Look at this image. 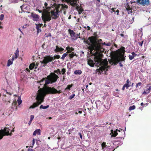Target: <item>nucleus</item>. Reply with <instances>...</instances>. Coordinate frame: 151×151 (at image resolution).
Masks as SVG:
<instances>
[{
    "label": "nucleus",
    "instance_id": "obj_12",
    "mask_svg": "<svg viewBox=\"0 0 151 151\" xmlns=\"http://www.w3.org/2000/svg\"><path fill=\"white\" fill-rule=\"evenodd\" d=\"M137 2L141 5L145 6L150 4L149 0H136Z\"/></svg>",
    "mask_w": 151,
    "mask_h": 151
},
{
    "label": "nucleus",
    "instance_id": "obj_27",
    "mask_svg": "<svg viewBox=\"0 0 151 151\" xmlns=\"http://www.w3.org/2000/svg\"><path fill=\"white\" fill-rule=\"evenodd\" d=\"M68 55V54L67 53V52L64 53L61 57V59L63 60H64L65 58Z\"/></svg>",
    "mask_w": 151,
    "mask_h": 151
},
{
    "label": "nucleus",
    "instance_id": "obj_18",
    "mask_svg": "<svg viewBox=\"0 0 151 151\" xmlns=\"http://www.w3.org/2000/svg\"><path fill=\"white\" fill-rule=\"evenodd\" d=\"M32 17L33 18V20L35 21H38L39 16L36 14H33L32 15Z\"/></svg>",
    "mask_w": 151,
    "mask_h": 151
},
{
    "label": "nucleus",
    "instance_id": "obj_60",
    "mask_svg": "<svg viewBox=\"0 0 151 151\" xmlns=\"http://www.w3.org/2000/svg\"><path fill=\"white\" fill-rule=\"evenodd\" d=\"M28 151H33L32 149H30L29 148L28 149Z\"/></svg>",
    "mask_w": 151,
    "mask_h": 151
},
{
    "label": "nucleus",
    "instance_id": "obj_20",
    "mask_svg": "<svg viewBox=\"0 0 151 151\" xmlns=\"http://www.w3.org/2000/svg\"><path fill=\"white\" fill-rule=\"evenodd\" d=\"M74 73L76 75H80L82 73V71L80 70H76L74 71Z\"/></svg>",
    "mask_w": 151,
    "mask_h": 151
},
{
    "label": "nucleus",
    "instance_id": "obj_63",
    "mask_svg": "<svg viewBox=\"0 0 151 151\" xmlns=\"http://www.w3.org/2000/svg\"><path fill=\"white\" fill-rule=\"evenodd\" d=\"M32 121H31V120H30V121L29 123V124L30 125V124L31 123V122H32Z\"/></svg>",
    "mask_w": 151,
    "mask_h": 151
},
{
    "label": "nucleus",
    "instance_id": "obj_52",
    "mask_svg": "<svg viewBox=\"0 0 151 151\" xmlns=\"http://www.w3.org/2000/svg\"><path fill=\"white\" fill-rule=\"evenodd\" d=\"M35 143V139H33L32 140V145H34Z\"/></svg>",
    "mask_w": 151,
    "mask_h": 151
},
{
    "label": "nucleus",
    "instance_id": "obj_45",
    "mask_svg": "<svg viewBox=\"0 0 151 151\" xmlns=\"http://www.w3.org/2000/svg\"><path fill=\"white\" fill-rule=\"evenodd\" d=\"M77 0H71V1L73 4L74 3H76Z\"/></svg>",
    "mask_w": 151,
    "mask_h": 151
},
{
    "label": "nucleus",
    "instance_id": "obj_4",
    "mask_svg": "<svg viewBox=\"0 0 151 151\" xmlns=\"http://www.w3.org/2000/svg\"><path fill=\"white\" fill-rule=\"evenodd\" d=\"M61 72L59 69H58L54 71V73H51L50 75L48 76L47 78H43L40 81V82H43L45 80V84L47 85L49 84L55 82L57 81V79L59 78L58 76L55 74V73L58 74H61Z\"/></svg>",
    "mask_w": 151,
    "mask_h": 151
},
{
    "label": "nucleus",
    "instance_id": "obj_36",
    "mask_svg": "<svg viewBox=\"0 0 151 151\" xmlns=\"http://www.w3.org/2000/svg\"><path fill=\"white\" fill-rule=\"evenodd\" d=\"M4 15L3 14H1L0 16V20H3L4 19Z\"/></svg>",
    "mask_w": 151,
    "mask_h": 151
},
{
    "label": "nucleus",
    "instance_id": "obj_29",
    "mask_svg": "<svg viewBox=\"0 0 151 151\" xmlns=\"http://www.w3.org/2000/svg\"><path fill=\"white\" fill-rule=\"evenodd\" d=\"M106 143L103 142L101 144V147L102 149H104V148L106 147Z\"/></svg>",
    "mask_w": 151,
    "mask_h": 151
},
{
    "label": "nucleus",
    "instance_id": "obj_34",
    "mask_svg": "<svg viewBox=\"0 0 151 151\" xmlns=\"http://www.w3.org/2000/svg\"><path fill=\"white\" fill-rule=\"evenodd\" d=\"M142 83L141 82L138 83L136 84V88H137L139 86L141 87L142 86Z\"/></svg>",
    "mask_w": 151,
    "mask_h": 151
},
{
    "label": "nucleus",
    "instance_id": "obj_39",
    "mask_svg": "<svg viewBox=\"0 0 151 151\" xmlns=\"http://www.w3.org/2000/svg\"><path fill=\"white\" fill-rule=\"evenodd\" d=\"M125 87H126L127 89H128V88L129 87V86L128 83H125L124 85Z\"/></svg>",
    "mask_w": 151,
    "mask_h": 151
},
{
    "label": "nucleus",
    "instance_id": "obj_2",
    "mask_svg": "<svg viewBox=\"0 0 151 151\" xmlns=\"http://www.w3.org/2000/svg\"><path fill=\"white\" fill-rule=\"evenodd\" d=\"M38 92L36 98L37 101V102L34 103L33 105L29 107V109H33L43 102L44 101V97L46 94H55L60 93L62 92L61 90L58 91L53 87H47L45 90L42 89H40Z\"/></svg>",
    "mask_w": 151,
    "mask_h": 151
},
{
    "label": "nucleus",
    "instance_id": "obj_11",
    "mask_svg": "<svg viewBox=\"0 0 151 151\" xmlns=\"http://www.w3.org/2000/svg\"><path fill=\"white\" fill-rule=\"evenodd\" d=\"M68 32L70 34L71 39L72 40H75L78 38V36H79V35L78 34H76L73 30H71L70 29H69L68 30ZM78 37L80 38H81L80 36H79Z\"/></svg>",
    "mask_w": 151,
    "mask_h": 151
},
{
    "label": "nucleus",
    "instance_id": "obj_41",
    "mask_svg": "<svg viewBox=\"0 0 151 151\" xmlns=\"http://www.w3.org/2000/svg\"><path fill=\"white\" fill-rule=\"evenodd\" d=\"M12 104L13 105H14V106H15L17 104V102L15 101H13V102L12 103Z\"/></svg>",
    "mask_w": 151,
    "mask_h": 151
},
{
    "label": "nucleus",
    "instance_id": "obj_42",
    "mask_svg": "<svg viewBox=\"0 0 151 151\" xmlns=\"http://www.w3.org/2000/svg\"><path fill=\"white\" fill-rule=\"evenodd\" d=\"M60 58V56L59 55H56L55 56V58L58 59Z\"/></svg>",
    "mask_w": 151,
    "mask_h": 151
},
{
    "label": "nucleus",
    "instance_id": "obj_35",
    "mask_svg": "<svg viewBox=\"0 0 151 151\" xmlns=\"http://www.w3.org/2000/svg\"><path fill=\"white\" fill-rule=\"evenodd\" d=\"M75 96V94H72V95H71L70 96L69 99H72Z\"/></svg>",
    "mask_w": 151,
    "mask_h": 151
},
{
    "label": "nucleus",
    "instance_id": "obj_21",
    "mask_svg": "<svg viewBox=\"0 0 151 151\" xmlns=\"http://www.w3.org/2000/svg\"><path fill=\"white\" fill-rule=\"evenodd\" d=\"M128 12V13L129 14V11H130V13H132V10L131 8L129 6H128L126 8Z\"/></svg>",
    "mask_w": 151,
    "mask_h": 151
},
{
    "label": "nucleus",
    "instance_id": "obj_8",
    "mask_svg": "<svg viewBox=\"0 0 151 151\" xmlns=\"http://www.w3.org/2000/svg\"><path fill=\"white\" fill-rule=\"evenodd\" d=\"M66 50H67V52H67V53H69V56L70 58H72L75 56H77V54L76 53L72 52L74 50L73 48L68 46L66 47Z\"/></svg>",
    "mask_w": 151,
    "mask_h": 151
},
{
    "label": "nucleus",
    "instance_id": "obj_61",
    "mask_svg": "<svg viewBox=\"0 0 151 151\" xmlns=\"http://www.w3.org/2000/svg\"><path fill=\"white\" fill-rule=\"evenodd\" d=\"M18 30L22 34L23 32L20 28H19Z\"/></svg>",
    "mask_w": 151,
    "mask_h": 151
},
{
    "label": "nucleus",
    "instance_id": "obj_37",
    "mask_svg": "<svg viewBox=\"0 0 151 151\" xmlns=\"http://www.w3.org/2000/svg\"><path fill=\"white\" fill-rule=\"evenodd\" d=\"M6 93L9 94V95L11 96L12 94V93L11 92H8L7 91V90H6Z\"/></svg>",
    "mask_w": 151,
    "mask_h": 151
},
{
    "label": "nucleus",
    "instance_id": "obj_59",
    "mask_svg": "<svg viewBox=\"0 0 151 151\" xmlns=\"http://www.w3.org/2000/svg\"><path fill=\"white\" fill-rule=\"evenodd\" d=\"M140 105L141 106H143V105L144 106L145 105L144 104L143 102L141 103L140 104Z\"/></svg>",
    "mask_w": 151,
    "mask_h": 151
},
{
    "label": "nucleus",
    "instance_id": "obj_14",
    "mask_svg": "<svg viewBox=\"0 0 151 151\" xmlns=\"http://www.w3.org/2000/svg\"><path fill=\"white\" fill-rule=\"evenodd\" d=\"M19 55V51L17 49L14 53V55L12 57V60L13 61L14 59H17Z\"/></svg>",
    "mask_w": 151,
    "mask_h": 151
},
{
    "label": "nucleus",
    "instance_id": "obj_57",
    "mask_svg": "<svg viewBox=\"0 0 151 151\" xmlns=\"http://www.w3.org/2000/svg\"><path fill=\"white\" fill-rule=\"evenodd\" d=\"M110 45V43H108L107 44H106V46H109Z\"/></svg>",
    "mask_w": 151,
    "mask_h": 151
},
{
    "label": "nucleus",
    "instance_id": "obj_49",
    "mask_svg": "<svg viewBox=\"0 0 151 151\" xmlns=\"http://www.w3.org/2000/svg\"><path fill=\"white\" fill-rule=\"evenodd\" d=\"M36 29L37 30V32L38 33L39 32V27L38 26H37Z\"/></svg>",
    "mask_w": 151,
    "mask_h": 151
},
{
    "label": "nucleus",
    "instance_id": "obj_28",
    "mask_svg": "<svg viewBox=\"0 0 151 151\" xmlns=\"http://www.w3.org/2000/svg\"><path fill=\"white\" fill-rule=\"evenodd\" d=\"M135 108V106L134 105H133L132 106H130L129 107V110L131 111L134 109Z\"/></svg>",
    "mask_w": 151,
    "mask_h": 151
},
{
    "label": "nucleus",
    "instance_id": "obj_46",
    "mask_svg": "<svg viewBox=\"0 0 151 151\" xmlns=\"http://www.w3.org/2000/svg\"><path fill=\"white\" fill-rule=\"evenodd\" d=\"M148 92H147V91H146V89L145 91H144L143 93H142V94H147L148 93Z\"/></svg>",
    "mask_w": 151,
    "mask_h": 151
},
{
    "label": "nucleus",
    "instance_id": "obj_64",
    "mask_svg": "<svg viewBox=\"0 0 151 151\" xmlns=\"http://www.w3.org/2000/svg\"><path fill=\"white\" fill-rule=\"evenodd\" d=\"M78 113H79V114H81L82 113V111H79Z\"/></svg>",
    "mask_w": 151,
    "mask_h": 151
},
{
    "label": "nucleus",
    "instance_id": "obj_15",
    "mask_svg": "<svg viewBox=\"0 0 151 151\" xmlns=\"http://www.w3.org/2000/svg\"><path fill=\"white\" fill-rule=\"evenodd\" d=\"M58 6H59V8L60 7V6L61 7L60 8L61 11L63 10L64 11L68 8V6L65 4H59Z\"/></svg>",
    "mask_w": 151,
    "mask_h": 151
},
{
    "label": "nucleus",
    "instance_id": "obj_33",
    "mask_svg": "<svg viewBox=\"0 0 151 151\" xmlns=\"http://www.w3.org/2000/svg\"><path fill=\"white\" fill-rule=\"evenodd\" d=\"M17 102L19 105H20L22 102V100L20 99L19 98L17 100Z\"/></svg>",
    "mask_w": 151,
    "mask_h": 151
},
{
    "label": "nucleus",
    "instance_id": "obj_17",
    "mask_svg": "<svg viewBox=\"0 0 151 151\" xmlns=\"http://www.w3.org/2000/svg\"><path fill=\"white\" fill-rule=\"evenodd\" d=\"M37 134L39 135L41 134V130L40 129H37L35 130L33 134V135L34 136L36 135Z\"/></svg>",
    "mask_w": 151,
    "mask_h": 151
},
{
    "label": "nucleus",
    "instance_id": "obj_31",
    "mask_svg": "<svg viewBox=\"0 0 151 151\" xmlns=\"http://www.w3.org/2000/svg\"><path fill=\"white\" fill-rule=\"evenodd\" d=\"M83 11V10L82 8H81L79 9L78 10V14H81Z\"/></svg>",
    "mask_w": 151,
    "mask_h": 151
},
{
    "label": "nucleus",
    "instance_id": "obj_16",
    "mask_svg": "<svg viewBox=\"0 0 151 151\" xmlns=\"http://www.w3.org/2000/svg\"><path fill=\"white\" fill-rule=\"evenodd\" d=\"M137 55L134 52H132L131 55H129V57L130 60H132Z\"/></svg>",
    "mask_w": 151,
    "mask_h": 151
},
{
    "label": "nucleus",
    "instance_id": "obj_44",
    "mask_svg": "<svg viewBox=\"0 0 151 151\" xmlns=\"http://www.w3.org/2000/svg\"><path fill=\"white\" fill-rule=\"evenodd\" d=\"M143 40H142L141 42H138V43L139 45L140 46H142V45L143 43Z\"/></svg>",
    "mask_w": 151,
    "mask_h": 151
},
{
    "label": "nucleus",
    "instance_id": "obj_1",
    "mask_svg": "<svg viewBox=\"0 0 151 151\" xmlns=\"http://www.w3.org/2000/svg\"><path fill=\"white\" fill-rule=\"evenodd\" d=\"M84 42L89 46L88 49L90 50L91 53L94 56L93 60L89 58L88 60V64L90 66H109L108 65V61L106 59L104 60L102 59L103 55L101 53L98 52L100 51L101 47L99 42L94 36L89 37L88 40L83 38Z\"/></svg>",
    "mask_w": 151,
    "mask_h": 151
},
{
    "label": "nucleus",
    "instance_id": "obj_40",
    "mask_svg": "<svg viewBox=\"0 0 151 151\" xmlns=\"http://www.w3.org/2000/svg\"><path fill=\"white\" fill-rule=\"evenodd\" d=\"M47 4L46 2H45L44 4V5L45 6V8L46 9H48V7H47Z\"/></svg>",
    "mask_w": 151,
    "mask_h": 151
},
{
    "label": "nucleus",
    "instance_id": "obj_55",
    "mask_svg": "<svg viewBox=\"0 0 151 151\" xmlns=\"http://www.w3.org/2000/svg\"><path fill=\"white\" fill-rule=\"evenodd\" d=\"M125 87L124 86H123L122 88V90L124 91V90Z\"/></svg>",
    "mask_w": 151,
    "mask_h": 151
},
{
    "label": "nucleus",
    "instance_id": "obj_48",
    "mask_svg": "<svg viewBox=\"0 0 151 151\" xmlns=\"http://www.w3.org/2000/svg\"><path fill=\"white\" fill-rule=\"evenodd\" d=\"M78 134L79 135L80 138L81 139H82V135L81 133L80 132H79V133H78Z\"/></svg>",
    "mask_w": 151,
    "mask_h": 151
},
{
    "label": "nucleus",
    "instance_id": "obj_53",
    "mask_svg": "<svg viewBox=\"0 0 151 151\" xmlns=\"http://www.w3.org/2000/svg\"><path fill=\"white\" fill-rule=\"evenodd\" d=\"M49 36V37H51V34L50 33H49L48 34V35L46 37H48Z\"/></svg>",
    "mask_w": 151,
    "mask_h": 151
},
{
    "label": "nucleus",
    "instance_id": "obj_43",
    "mask_svg": "<svg viewBox=\"0 0 151 151\" xmlns=\"http://www.w3.org/2000/svg\"><path fill=\"white\" fill-rule=\"evenodd\" d=\"M34 116L33 115H31L30 116V120H31V121H32L33 119H34Z\"/></svg>",
    "mask_w": 151,
    "mask_h": 151
},
{
    "label": "nucleus",
    "instance_id": "obj_58",
    "mask_svg": "<svg viewBox=\"0 0 151 151\" xmlns=\"http://www.w3.org/2000/svg\"><path fill=\"white\" fill-rule=\"evenodd\" d=\"M120 36L122 37H124V35L123 34H120Z\"/></svg>",
    "mask_w": 151,
    "mask_h": 151
},
{
    "label": "nucleus",
    "instance_id": "obj_54",
    "mask_svg": "<svg viewBox=\"0 0 151 151\" xmlns=\"http://www.w3.org/2000/svg\"><path fill=\"white\" fill-rule=\"evenodd\" d=\"M116 12L117 13V15H118V14H119L118 13H119V10L118 9H117V10L116 11Z\"/></svg>",
    "mask_w": 151,
    "mask_h": 151
},
{
    "label": "nucleus",
    "instance_id": "obj_51",
    "mask_svg": "<svg viewBox=\"0 0 151 151\" xmlns=\"http://www.w3.org/2000/svg\"><path fill=\"white\" fill-rule=\"evenodd\" d=\"M36 10L37 11L40 13H42V10H40L39 9H37Z\"/></svg>",
    "mask_w": 151,
    "mask_h": 151
},
{
    "label": "nucleus",
    "instance_id": "obj_7",
    "mask_svg": "<svg viewBox=\"0 0 151 151\" xmlns=\"http://www.w3.org/2000/svg\"><path fill=\"white\" fill-rule=\"evenodd\" d=\"M42 18L45 23H46L47 22H50L52 19L50 12H42Z\"/></svg>",
    "mask_w": 151,
    "mask_h": 151
},
{
    "label": "nucleus",
    "instance_id": "obj_30",
    "mask_svg": "<svg viewBox=\"0 0 151 151\" xmlns=\"http://www.w3.org/2000/svg\"><path fill=\"white\" fill-rule=\"evenodd\" d=\"M100 43V45H101V44H102V45H106V43L105 42H104V43ZM101 47H102V46H101ZM102 49V47H101V50H100V51H98V52L101 53V54L102 55V52H101L102 51L101 50Z\"/></svg>",
    "mask_w": 151,
    "mask_h": 151
},
{
    "label": "nucleus",
    "instance_id": "obj_10",
    "mask_svg": "<svg viewBox=\"0 0 151 151\" xmlns=\"http://www.w3.org/2000/svg\"><path fill=\"white\" fill-rule=\"evenodd\" d=\"M99 69H97L96 70L97 72H98L99 74H101V73H104L105 74H107L106 73V72L108 71V69L110 68V67H99Z\"/></svg>",
    "mask_w": 151,
    "mask_h": 151
},
{
    "label": "nucleus",
    "instance_id": "obj_56",
    "mask_svg": "<svg viewBox=\"0 0 151 151\" xmlns=\"http://www.w3.org/2000/svg\"><path fill=\"white\" fill-rule=\"evenodd\" d=\"M87 28H88V29H87V30H89L90 29V27L88 26H87Z\"/></svg>",
    "mask_w": 151,
    "mask_h": 151
},
{
    "label": "nucleus",
    "instance_id": "obj_5",
    "mask_svg": "<svg viewBox=\"0 0 151 151\" xmlns=\"http://www.w3.org/2000/svg\"><path fill=\"white\" fill-rule=\"evenodd\" d=\"M54 59V58L52 57L51 56H47L44 58L42 61H41L40 62H37L36 64H35V62L34 63H32L30 64L29 66H38L40 63L43 64L44 65L43 66H45L48 63L52 62Z\"/></svg>",
    "mask_w": 151,
    "mask_h": 151
},
{
    "label": "nucleus",
    "instance_id": "obj_50",
    "mask_svg": "<svg viewBox=\"0 0 151 151\" xmlns=\"http://www.w3.org/2000/svg\"><path fill=\"white\" fill-rule=\"evenodd\" d=\"M130 83V82L129 81V80L128 79L127 81V83H128V84H129V83Z\"/></svg>",
    "mask_w": 151,
    "mask_h": 151
},
{
    "label": "nucleus",
    "instance_id": "obj_6",
    "mask_svg": "<svg viewBox=\"0 0 151 151\" xmlns=\"http://www.w3.org/2000/svg\"><path fill=\"white\" fill-rule=\"evenodd\" d=\"M59 6H57L55 9L53 10H51L50 12L51 15L52 19H56L59 16Z\"/></svg>",
    "mask_w": 151,
    "mask_h": 151
},
{
    "label": "nucleus",
    "instance_id": "obj_22",
    "mask_svg": "<svg viewBox=\"0 0 151 151\" xmlns=\"http://www.w3.org/2000/svg\"><path fill=\"white\" fill-rule=\"evenodd\" d=\"M49 107V105H47L45 106H44L43 105H42L40 106V109H45Z\"/></svg>",
    "mask_w": 151,
    "mask_h": 151
},
{
    "label": "nucleus",
    "instance_id": "obj_24",
    "mask_svg": "<svg viewBox=\"0 0 151 151\" xmlns=\"http://www.w3.org/2000/svg\"><path fill=\"white\" fill-rule=\"evenodd\" d=\"M73 86V84H71V85H68L67 87L65 88V90H67V89L70 90L71 88Z\"/></svg>",
    "mask_w": 151,
    "mask_h": 151
},
{
    "label": "nucleus",
    "instance_id": "obj_38",
    "mask_svg": "<svg viewBox=\"0 0 151 151\" xmlns=\"http://www.w3.org/2000/svg\"><path fill=\"white\" fill-rule=\"evenodd\" d=\"M62 72V74H64L65 72V69L64 68L62 69L61 72Z\"/></svg>",
    "mask_w": 151,
    "mask_h": 151
},
{
    "label": "nucleus",
    "instance_id": "obj_9",
    "mask_svg": "<svg viewBox=\"0 0 151 151\" xmlns=\"http://www.w3.org/2000/svg\"><path fill=\"white\" fill-rule=\"evenodd\" d=\"M9 130V129L7 128H5L4 130H0V139H2L5 134L6 135L10 134Z\"/></svg>",
    "mask_w": 151,
    "mask_h": 151
},
{
    "label": "nucleus",
    "instance_id": "obj_3",
    "mask_svg": "<svg viewBox=\"0 0 151 151\" xmlns=\"http://www.w3.org/2000/svg\"><path fill=\"white\" fill-rule=\"evenodd\" d=\"M125 52L124 47H122L120 49L115 51L116 56L117 58H112L109 60V63L111 65H116L119 62V59L123 60L124 59V54Z\"/></svg>",
    "mask_w": 151,
    "mask_h": 151
},
{
    "label": "nucleus",
    "instance_id": "obj_23",
    "mask_svg": "<svg viewBox=\"0 0 151 151\" xmlns=\"http://www.w3.org/2000/svg\"><path fill=\"white\" fill-rule=\"evenodd\" d=\"M29 67V68H27L26 69V71H27V72H28L29 73H30V70H33L34 68V67Z\"/></svg>",
    "mask_w": 151,
    "mask_h": 151
},
{
    "label": "nucleus",
    "instance_id": "obj_47",
    "mask_svg": "<svg viewBox=\"0 0 151 151\" xmlns=\"http://www.w3.org/2000/svg\"><path fill=\"white\" fill-rule=\"evenodd\" d=\"M116 9V8H112L111 9V10L113 12H114V13H115V12H116V11H115Z\"/></svg>",
    "mask_w": 151,
    "mask_h": 151
},
{
    "label": "nucleus",
    "instance_id": "obj_25",
    "mask_svg": "<svg viewBox=\"0 0 151 151\" xmlns=\"http://www.w3.org/2000/svg\"><path fill=\"white\" fill-rule=\"evenodd\" d=\"M4 97L3 99V100L5 101V102H8L9 103H10V99H6V95H4Z\"/></svg>",
    "mask_w": 151,
    "mask_h": 151
},
{
    "label": "nucleus",
    "instance_id": "obj_13",
    "mask_svg": "<svg viewBox=\"0 0 151 151\" xmlns=\"http://www.w3.org/2000/svg\"><path fill=\"white\" fill-rule=\"evenodd\" d=\"M111 134H112L111 136V137H116L118 134V133L117 132H120V131L118 129H116L114 132H113V130H111Z\"/></svg>",
    "mask_w": 151,
    "mask_h": 151
},
{
    "label": "nucleus",
    "instance_id": "obj_32",
    "mask_svg": "<svg viewBox=\"0 0 151 151\" xmlns=\"http://www.w3.org/2000/svg\"><path fill=\"white\" fill-rule=\"evenodd\" d=\"M146 91L148 92L149 93L151 91V86H149V88L146 89Z\"/></svg>",
    "mask_w": 151,
    "mask_h": 151
},
{
    "label": "nucleus",
    "instance_id": "obj_26",
    "mask_svg": "<svg viewBox=\"0 0 151 151\" xmlns=\"http://www.w3.org/2000/svg\"><path fill=\"white\" fill-rule=\"evenodd\" d=\"M13 61L12 60L11 61L10 60H8L7 64V66H9L12 64L13 63Z\"/></svg>",
    "mask_w": 151,
    "mask_h": 151
},
{
    "label": "nucleus",
    "instance_id": "obj_19",
    "mask_svg": "<svg viewBox=\"0 0 151 151\" xmlns=\"http://www.w3.org/2000/svg\"><path fill=\"white\" fill-rule=\"evenodd\" d=\"M64 49L61 47H59L58 46H56V49L55 50V51L56 52H61L63 51Z\"/></svg>",
    "mask_w": 151,
    "mask_h": 151
},
{
    "label": "nucleus",
    "instance_id": "obj_62",
    "mask_svg": "<svg viewBox=\"0 0 151 151\" xmlns=\"http://www.w3.org/2000/svg\"><path fill=\"white\" fill-rule=\"evenodd\" d=\"M3 26H0V29H3Z\"/></svg>",
    "mask_w": 151,
    "mask_h": 151
}]
</instances>
